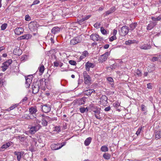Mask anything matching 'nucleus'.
I'll list each match as a JSON object with an SVG mask.
<instances>
[{
  "mask_svg": "<svg viewBox=\"0 0 161 161\" xmlns=\"http://www.w3.org/2000/svg\"><path fill=\"white\" fill-rule=\"evenodd\" d=\"M82 41V37L81 36H78L74 38L70 42L71 45H74Z\"/></svg>",
  "mask_w": 161,
  "mask_h": 161,
  "instance_id": "obj_3",
  "label": "nucleus"
},
{
  "mask_svg": "<svg viewBox=\"0 0 161 161\" xmlns=\"http://www.w3.org/2000/svg\"><path fill=\"white\" fill-rule=\"evenodd\" d=\"M39 70L41 74H42L44 70V67L43 65H41L40 67L39 68Z\"/></svg>",
  "mask_w": 161,
  "mask_h": 161,
  "instance_id": "obj_31",
  "label": "nucleus"
},
{
  "mask_svg": "<svg viewBox=\"0 0 161 161\" xmlns=\"http://www.w3.org/2000/svg\"><path fill=\"white\" fill-rule=\"evenodd\" d=\"M110 109H111L110 107L109 106L108 107L105 108L104 110L105 111L108 112V111H109L110 110Z\"/></svg>",
  "mask_w": 161,
  "mask_h": 161,
  "instance_id": "obj_57",
  "label": "nucleus"
},
{
  "mask_svg": "<svg viewBox=\"0 0 161 161\" xmlns=\"http://www.w3.org/2000/svg\"><path fill=\"white\" fill-rule=\"evenodd\" d=\"M88 53L86 51H84L82 53L83 55L85 57H86L88 55Z\"/></svg>",
  "mask_w": 161,
  "mask_h": 161,
  "instance_id": "obj_54",
  "label": "nucleus"
},
{
  "mask_svg": "<svg viewBox=\"0 0 161 161\" xmlns=\"http://www.w3.org/2000/svg\"><path fill=\"white\" fill-rule=\"evenodd\" d=\"M18 104H14L12 105V106H11L10 107V108L11 109V110H13L14 108H15L16 107L18 106Z\"/></svg>",
  "mask_w": 161,
  "mask_h": 161,
  "instance_id": "obj_46",
  "label": "nucleus"
},
{
  "mask_svg": "<svg viewBox=\"0 0 161 161\" xmlns=\"http://www.w3.org/2000/svg\"><path fill=\"white\" fill-rule=\"evenodd\" d=\"M117 33V30L115 29H114L113 32V34L114 36H115Z\"/></svg>",
  "mask_w": 161,
  "mask_h": 161,
  "instance_id": "obj_62",
  "label": "nucleus"
},
{
  "mask_svg": "<svg viewBox=\"0 0 161 161\" xmlns=\"http://www.w3.org/2000/svg\"><path fill=\"white\" fill-rule=\"evenodd\" d=\"M24 29L22 27H18L16 28L14 30V32L17 35H19L24 32Z\"/></svg>",
  "mask_w": 161,
  "mask_h": 161,
  "instance_id": "obj_15",
  "label": "nucleus"
},
{
  "mask_svg": "<svg viewBox=\"0 0 161 161\" xmlns=\"http://www.w3.org/2000/svg\"><path fill=\"white\" fill-rule=\"evenodd\" d=\"M7 26V24L6 23H4L3 24L1 27V29L2 30H5Z\"/></svg>",
  "mask_w": 161,
  "mask_h": 161,
  "instance_id": "obj_38",
  "label": "nucleus"
},
{
  "mask_svg": "<svg viewBox=\"0 0 161 161\" xmlns=\"http://www.w3.org/2000/svg\"><path fill=\"white\" fill-rule=\"evenodd\" d=\"M25 20L27 21H29L30 20V17L28 15H25Z\"/></svg>",
  "mask_w": 161,
  "mask_h": 161,
  "instance_id": "obj_55",
  "label": "nucleus"
},
{
  "mask_svg": "<svg viewBox=\"0 0 161 161\" xmlns=\"http://www.w3.org/2000/svg\"><path fill=\"white\" fill-rule=\"evenodd\" d=\"M113 106L115 108H117L120 106V104L118 102H116L113 103Z\"/></svg>",
  "mask_w": 161,
  "mask_h": 161,
  "instance_id": "obj_43",
  "label": "nucleus"
},
{
  "mask_svg": "<svg viewBox=\"0 0 161 161\" xmlns=\"http://www.w3.org/2000/svg\"><path fill=\"white\" fill-rule=\"evenodd\" d=\"M142 127H139L137 131L136 132V134L137 135H139L142 131Z\"/></svg>",
  "mask_w": 161,
  "mask_h": 161,
  "instance_id": "obj_41",
  "label": "nucleus"
},
{
  "mask_svg": "<svg viewBox=\"0 0 161 161\" xmlns=\"http://www.w3.org/2000/svg\"><path fill=\"white\" fill-rule=\"evenodd\" d=\"M19 138L21 142H24L25 140V139L24 137H21L20 136H19Z\"/></svg>",
  "mask_w": 161,
  "mask_h": 161,
  "instance_id": "obj_61",
  "label": "nucleus"
},
{
  "mask_svg": "<svg viewBox=\"0 0 161 161\" xmlns=\"http://www.w3.org/2000/svg\"><path fill=\"white\" fill-rule=\"evenodd\" d=\"M12 61L11 59H10L8 61L4 62L3 64V65L2 66L1 68L3 71H5L12 63Z\"/></svg>",
  "mask_w": 161,
  "mask_h": 161,
  "instance_id": "obj_4",
  "label": "nucleus"
},
{
  "mask_svg": "<svg viewBox=\"0 0 161 161\" xmlns=\"http://www.w3.org/2000/svg\"><path fill=\"white\" fill-rule=\"evenodd\" d=\"M60 31V29L58 27H53L51 30V32L52 33L55 34L58 33Z\"/></svg>",
  "mask_w": 161,
  "mask_h": 161,
  "instance_id": "obj_19",
  "label": "nucleus"
},
{
  "mask_svg": "<svg viewBox=\"0 0 161 161\" xmlns=\"http://www.w3.org/2000/svg\"><path fill=\"white\" fill-rule=\"evenodd\" d=\"M18 51H19L20 52L21 50H18L17 49H14V53L15 54V55H19V53H16V52Z\"/></svg>",
  "mask_w": 161,
  "mask_h": 161,
  "instance_id": "obj_51",
  "label": "nucleus"
},
{
  "mask_svg": "<svg viewBox=\"0 0 161 161\" xmlns=\"http://www.w3.org/2000/svg\"><path fill=\"white\" fill-rule=\"evenodd\" d=\"M86 108L84 107L80 108V112L82 113H84L86 111Z\"/></svg>",
  "mask_w": 161,
  "mask_h": 161,
  "instance_id": "obj_48",
  "label": "nucleus"
},
{
  "mask_svg": "<svg viewBox=\"0 0 161 161\" xmlns=\"http://www.w3.org/2000/svg\"><path fill=\"white\" fill-rule=\"evenodd\" d=\"M60 145V144H55L54 143L52 144L51 145V148L53 150H57L60 149L59 146Z\"/></svg>",
  "mask_w": 161,
  "mask_h": 161,
  "instance_id": "obj_16",
  "label": "nucleus"
},
{
  "mask_svg": "<svg viewBox=\"0 0 161 161\" xmlns=\"http://www.w3.org/2000/svg\"><path fill=\"white\" fill-rule=\"evenodd\" d=\"M156 22H153L149 24L147 27V30H150L152 29L156 25Z\"/></svg>",
  "mask_w": 161,
  "mask_h": 161,
  "instance_id": "obj_20",
  "label": "nucleus"
},
{
  "mask_svg": "<svg viewBox=\"0 0 161 161\" xmlns=\"http://www.w3.org/2000/svg\"><path fill=\"white\" fill-rule=\"evenodd\" d=\"M42 111L45 113H47L50 112L51 109L50 106L49 105L45 104L42 106Z\"/></svg>",
  "mask_w": 161,
  "mask_h": 161,
  "instance_id": "obj_11",
  "label": "nucleus"
},
{
  "mask_svg": "<svg viewBox=\"0 0 161 161\" xmlns=\"http://www.w3.org/2000/svg\"><path fill=\"white\" fill-rule=\"evenodd\" d=\"M40 3V1L38 0H35L32 4L31 5V6H32V5H36V4H37L38 3Z\"/></svg>",
  "mask_w": 161,
  "mask_h": 161,
  "instance_id": "obj_47",
  "label": "nucleus"
},
{
  "mask_svg": "<svg viewBox=\"0 0 161 161\" xmlns=\"http://www.w3.org/2000/svg\"><path fill=\"white\" fill-rule=\"evenodd\" d=\"M93 92H95V91L93 89H89L85 91L84 92V93L85 94L88 96H90L91 94Z\"/></svg>",
  "mask_w": 161,
  "mask_h": 161,
  "instance_id": "obj_21",
  "label": "nucleus"
},
{
  "mask_svg": "<svg viewBox=\"0 0 161 161\" xmlns=\"http://www.w3.org/2000/svg\"><path fill=\"white\" fill-rule=\"evenodd\" d=\"M39 84L37 82H36L34 83L32 86V93L34 94L37 93L39 91Z\"/></svg>",
  "mask_w": 161,
  "mask_h": 161,
  "instance_id": "obj_8",
  "label": "nucleus"
},
{
  "mask_svg": "<svg viewBox=\"0 0 161 161\" xmlns=\"http://www.w3.org/2000/svg\"><path fill=\"white\" fill-rule=\"evenodd\" d=\"M158 58L156 57H153L152 59V61L153 62L157 61L158 60Z\"/></svg>",
  "mask_w": 161,
  "mask_h": 161,
  "instance_id": "obj_59",
  "label": "nucleus"
},
{
  "mask_svg": "<svg viewBox=\"0 0 161 161\" xmlns=\"http://www.w3.org/2000/svg\"><path fill=\"white\" fill-rule=\"evenodd\" d=\"M85 21V20L83 18L81 19H80L79 20L78 19V22L80 25H81L84 23Z\"/></svg>",
  "mask_w": 161,
  "mask_h": 161,
  "instance_id": "obj_40",
  "label": "nucleus"
},
{
  "mask_svg": "<svg viewBox=\"0 0 161 161\" xmlns=\"http://www.w3.org/2000/svg\"><path fill=\"white\" fill-rule=\"evenodd\" d=\"M84 83L88 85L91 84L92 78L88 75L86 71H84L83 73Z\"/></svg>",
  "mask_w": 161,
  "mask_h": 161,
  "instance_id": "obj_1",
  "label": "nucleus"
},
{
  "mask_svg": "<svg viewBox=\"0 0 161 161\" xmlns=\"http://www.w3.org/2000/svg\"><path fill=\"white\" fill-rule=\"evenodd\" d=\"M14 154L16 156L17 160L20 161L22 157V156L24 154V152L22 151H15L14 152Z\"/></svg>",
  "mask_w": 161,
  "mask_h": 161,
  "instance_id": "obj_13",
  "label": "nucleus"
},
{
  "mask_svg": "<svg viewBox=\"0 0 161 161\" xmlns=\"http://www.w3.org/2000/svg\"><path fill=\"white\" fill-rule=\"evenodd\" d=\"M95 67V65L94 64L88 62L86 63L85 68L87 71H89L90 68H93Z\"/></svg>",
  "mask_w": 161,
  "mask_h": 161,
  "instance_id": "obj_14",
  "label": "nucleus"
},
{
  "mask_svg": "<svg viewBox=\"0 0 161 161\" xmlns=\"http://www.w3.org/2000/svg\"><path fill=\"white\" fill-rule=\"evenodd\" d=\"M94 115L97 119H101V117L99 114H94Z\"/></svg>",
  "mask_w": 161,
  "mask_h": 161,
  "instance_id": "obj_50",
  "label": "nucleus"
},
{
  "mask_svg": "<svg viewBox=\"0 0 161 161\" xmlns=\"http://www.w3.org/2000/svg\"><path fill=\"white\" fill-rule=\"evenodd\" d=\"M41 127V126L39 124H37L35 126H29V132L31 134H34L38 131Z\"/></svg>",
  "mask_w": 161,
  "mask_h": 161,
  "instance_id": "obj_2",
  "label": "nucleus"
},
{
  "mask_svg": "<svg viewBox=\"0 0 161 161\" xmlns=\"http://www.w3.org/2000/svg\"><path fill=\"white\" fill-rule=\"evenodd\" d=\"M91 16H92L91 15H88L86 16L83 18L85 20H87L88 19H89Z\"/></svg>",
  "mask_w": 161,
  "mask_h": 161,
  "instance_id": "obj_56",
  "label": "nucleus"
},
{
  "mask_svg": "<svg viewBox=\"0 0 161 161\" xmlns=\"http://www.w3.org/2000/svg\"><path fill=\"white\" fill-rule=\"evenodd\" d=\"M109 10L112 13L115 10V8L114 7H113L110 8Z\"/></svg>",
  "mask_w": 161,
  "mask_h": 161,
  "instance_id": "obj_58",
  "label": "nucleus"
},
{
  "mask_svg": "<svg viewBox=\"0 0 161 161\" xmlns=\"http://www.w3.org/2000/svg\"><path fill=\"white\" fill-rule=\"evenodd\" d=\"M69 63L71 65H75L76 64V62L73 60H70L69 61Z\"/></svg>",
  "mask_w": 161,
  "mask_h": 161,
  "instance_id": "obj_42",
  "label": "nucleus"
},
{
  "mask_svg": "<svg viewBox=\"0 0 161 161\" xmlns=\"http://www.w3.org/2000/svg\"><path fill=\"white\" fill-rule=\"evenodd\" d=\"M44 118L47 121V122L54 120L53 118H51L48 116H45Z\"/></svg>",
  "mask_w": 161,
  "mask_h": 161,
  "instance_id": "obj_37",
  "label": "nucleus"
},
{
  "mask_svg": "<svg viewBox=\"0 0 161 161\" xmlns=\"http://www.w3.org/2000/svg\"><path fill=\"white\" fill-rule=\"evenodd\" d=\"M36 22H31L28 25L29 28L31 31H35L37 30Z\"/></svg>",
  "mask_w": 161,
  "mask_h": 161,
  "instance_id": "obj_12",
  "label": "nucleus"
},
{
  "mask_svg": "<svg viewBox=\"0 0 161 161\" xmlns=\"http://www.w3.org/2000/svg\"><path fill=\"white\" fill-rule=\"evenodd\" d=\"M151 47L150 45L145 44L141 45L140 46V48L144 50H147L150 49L151 48Z\"/></svg>",
  "mask_w": 161,
  "mask_h": 161,
  "instance_id": "obj_18",
  "label": "nucleus"
},
{
  "mask_svg": "<svg viewBox=\"0 0 161 161\" xmlns=\"http://www.w3.org/2000/svg\"><path fill=\"white\" fill-rule=\"evenodd\" d=\"M66 142H62V143H61V146H60V145L59 146V147H60V149L62 147H63V146H65L66 144Z\"/></svg>",
  "mask_w": 161,
  "mask_h": 161,
  "instance_id": "obj_63",
  "label": "nucleus"
},
{
  "mask_svg": "<svg viewBox=\"0 0 161 161\" xmlns=\"http://www.w3.org/2000/svg\"><path fill=\"white\" fill-rule=\"evenodd\" d=\"M86 99L84 98H82L78 100V103L79 105H81L84 104L85 103Z\"/></svg>",
  "mask_w": 161,
  "mask_h": 161,
  "instance_id": "obj_26",
  "label": "nucleus"
},
{
  "mask_svg": "<svg viewBox=\"0 0 161 161\" xmlns=\"http://www.w3.org/2000/svg\"><path fill=\"white\" fill-rule=\"evenodd\" d=\"M101 31L102 34L105 35L107 33L106 31L103 27L101 28Z\"/></svg>",
  "mask_w": 161,
  "mask_h": 161,
  "instance_id": "obj_39",
  "label": "nucleus"
},
{
  "mask_svg": "<svg viewBox=\"0 0 161 161\" xmlns=\"http://www.w3.org/2000/svg\"><path fill=\"white\" fill-rule=\"evenodd\" d=\"M29 111L30 113V115H32L33 118H36V113L37 112V110L36 107H31L29 108Z\"/></svg>",
  "mask_w": 161,
  "mask_h": 161,
  "instance_id": "obj_7",
  "label": "nucleus"
},
{
  "mask_svg": "<svg viewBox=\"0 0 161 161\" xmlns=\"http://www.w3.org/2000/svg\"><path fill=\"white\" fill-rule=\"evenodd\" d=\"M101 25V24L100 23H95L94 25V26L95 27L97 28H98Z\"/></svg>",
  "mask_w": 161,
  "mask_h": 161,
  "instance_id": "obj_49",
  "label": "nucleus"
},
{
  "mask_svg": "<svg viewBox=\"0 0 161 161\" xmlns=\"http://www.w3.org/2000/svg\"><path fill=\"white\" fill-rule=\"evenodd\" d=\"M32 36L30 34H26L20 36L19 38L20 40L28 39L31 38Z\"/></svg>",
  "mask_w": 161,
  "mask_h": 161,
  "instance_id": "obj_17",
  "label": "nucleus"
},
{
  "mask_svg": "<svg viewBox=\"0 0 161 161\" xmlns=\"http://www.w3.org/2000/svg\"><path fill=\"white\" fill-rule=\"evenodd\" d=\"M55 131L57 132H59L61 131L60 127V126H56L55 127Z\"/></svg>",
  "mask_w": 161,
  "mask_h": 161,
  "instance_id": "obj_44",
  "label": "nucleus"
},
{
  "mask_svg": "<svg viewBox=\"0 0 161 161\" xmlns=\"http://www.w3.org/2000/svg\"><path fill=\"white\" fill-rule=\"evenodd\" d=\"M107 97L105 95H102L100 98V102L103 106H105L108 103Z\"/></svg>",
  "mask_w": 161,
  "mask_h": 161,
  "instance_id": "obj_10",
  "label": "nucleus"
},
{
  "mask_svg": "<svg viewBox=\"0 0 161 161\" xmlns=\"http://www.w3.org/2000/svg\"><path fill=\"white\" fill-rule=\"evenodd\" d=\"M92 140V138L91 137H88L86 138L84 141V144L86 146H88L91 143Z\"/></svg>",
  "mask_w": 161,
  "mask_h": 161,
  "instance_id": "obj_22",
  "label": "nucleus"
},
{
  "mask_svg": "<svg viewBox=\"0 0 161 161\" xmlns=\"http://www.w3.org/2000/svg\"><path fill=\"white\" fill-rule=\"evenodd\" d=\"M107 80L111 85V86L113 87L114 85V82L113 79L111 77H109L107 78Z\"/></svg>",
  "mask_w": 161,
  "mask_h": 161,
  "instance_id": "obj_29",
  "label": "nucleus"
},
{
  "mask_svg": "<svg viewBox=\"0 0 161 161\" xmlns=\"http://www.w3.org/2000/svg\"><path fill=\"white\" fill-rule=\"evenodd\" d=\"M12 144V143L10 142H9L3 144V145L1 147V148L2 149H6L8 147L10 146Z\"/></svg>",
  "mask_w": 161,
  "mask_h": 161,
  "instance_id": "obj_25",
  "label": "nucleus"
},
{
  "mask_svg": "<svg viewBox=\"0 0 161 161\" xmlns=\"http://www.w3.org/2000/svg\"><path fill=\"white\" fill-rule=\"evenodd\" d=\"M116 39V37L115 36L113 35L111 37L109 38V41L110 42H112L114 40H115Z\"/></svg>",
  "mask_w": 161,
  "mask_h": 161,
  "instance_id": "obj_45",
  "label": "nucleus"
},
{
  "mask_svg": "<svg viewBox=\"0 0 161 161\" xmlns=\"http://www.w3.org/2000/svg\"><path fill=\"white\" fill-rule=\"evenodd\" d=\"M136 73L138 75V76H141L142 75V73L140 70L138 69H137L135 71Z\"/></svg>",
  "mask_w": 161,
  "mask_h": 161,
  "instance_id": "obj_35",
  "label": "nucleus"
},
{
  "mask_svg": "<svg viewBox=\"0 0 161 161\" xmlns=\"http://www.w3.org/2000/svg\"><path fill=\"white\" fill-rule=\"evenodd\" d=\"M137 23H134L130 25V27L131 30H133L137 26Z\"/></svg>",
  "mask_w": 161,
  "mask_h": 161,
  "instance_id": "obj_32",
  "label": "nucleus"
},
{
  "mask_svg": "<svg viewBox=\"0 0 161 161\" xmlns=\"http://www.w3.org/2000/svg\"><path fill=\"white\" fill-rule=\"evenodd\" d=\"M109 53L108 52H106L104 54L101 55L99 58L98 61L100 62H103L105 61L108 56Z\"/></svg>",
  "mask_w": 161,
  "mask_h": 161,
  "instance_id": "obj_9",
  "label": "nucleus"
},
{
  "mask_svg": "<svg viewBox=\"0 0 161 161\" xmlns=\"http://www.w3.org/2000/svg\"><path fill=\"white\" fill-rule=\"evenodd\" d=\"M151 19L154 21L160 20H161V15H159L156 17H152Z\"/></svg>",
  "mask_w": 161,
  "mask_h": 161,
  "instance_id": "obj_30",
  "label": "nucleus"
},
{
  "mask_svg": "<svg viewBox=\"0 0 161 161\" xmlns=\"http://www.w3.org/2000/svg\"><path fill=\"white\" fill-rule=\"evenodd\" d=\"M141 109L143 111H145L146 110V106H145L144 105H142L141 106Z\"/></svg>",
  "mask_w": 161,
  "mask_h": 161,
  "instance_id": "obj_52",
  "label": "nucleus"
},
{
  "mask_svg": "<svg viewBox=\"0 0 161 161\" xmlns=\"http://www.w3.org/2000/svg\"><path fill=\"white\" fill-rule=\"evenodd\" d=\"M94 112L95 114H99L100 113V111L98 109L93 111Z\"/></svg>",
  "mask_w": 161,
  "mask_h": 161,
  "instance_id": "obj_53",
  "label": "nucleus"
},
{
  "mask_svg": "<svg viewBox=\"0 0 161 161\" xmlns=\"http://www.w3.org/2000/svg\"><path fill=\"white\" fill-rule=\"evenodd\" d=\"M147 88L149 89H152V86L151 85V83H148L147 84Z\"/></svg>",
  "mask_w": 161,
  "mask_h": 161,
  "instance_id": "obj_60",
  "label": "nucleus"
},
{
  "mask_svg": "<svg viewBox=\"0 0 161 161\" xmlns=\"http://www.w3.org/2000/svg\"><path fill=\"white\" fill-rule=\"evenodd\" d=\"M103 157L105 159L108 160L110 158L111 155L108 153H105L103 154Z\"/></svg>",
  "mask_w": 161,
  "mask_h": 161,
  "instance_id": "obj_27",
  "label": "nucleus"
},
{
  "mask_svg": "<svg viewBox=\"0 0 161 161\" xmlns=\"http://www.w3.org/2000/svg\"><path fill=\"white\" fill-rule=\"evenodd\" d=\"M129 31L128 27L126 26H123L119 31V33L122 36H125L127 34Z\"/></svg>",
  "mask_w": 161,
  "mask_h": 161,
  "instance_id": "obj_5",
  "label": "nucleus"
},
{
  "mask_svg": "<svg viewBox=\"0 0 161 161\" xmlns=\"http://www.w3.org/2000/svg\"><path fill=\"white\" fill-rule=\"evenodd\" d=\"M90 38L94 41H101L103 40L102 37H100L98 35L95 34H92L90 36Z\"/></svg>",
  "mask_w": 161,
  "mask_h": 161,
  "instance_id": "obj_6",
  "label": "nucleus"
},
{
  "mask_svg": "<svg viewBox=\"0 0 161 161\" xmlns=\"http://www.w3.org/2000/svg\"><path fill=\"white\" fill-rule=\"evenodd\" d=\"M155 138L157 140L159 139L161 137V131L158 130L155 132Z\"/></svg>",
  "mask_w": 161,
  "mask_h": 161,
  "instance_id": "obj_24",
  "label": "nucleus"
},
{
  "mask_svg": "<svg viewBox=\"0 0 161 161\" xmlns=\"http://www.w3.org/2000/svg\"><path fill=\"white\" fill-rule=\"evenodd\" d=\"M109 44H106L103 47L105 49H107L109 47Z\"/></svg>",
  "mask_w": 161,
  "mask_h": 161,
  "instance_id": "obj_64",
  "label": "nucleus"
},
{
  "mask_svg": "<svg viewBox=\"0 0 161 161\" xmlns=\"http://www.w3.org/2000/svg\"><path fill=\"white\" fill-rule=\"evenodd\" d=\"M23 118H24L26 119H33V117H32V115H28L27 114H25L24 115L23 117Z\"/></svg>",
  "mask_w": 161,
  "mask_h": 161,
  "instance_id": "obj_34",
  "label": "nucleus"
},
{
  "mask_svg": "<svg viewBox=\"0 0 161 161\" xmlns=\"http://www.w3.org/2000/svg\"><path fill=\"white\" fill-rule=\"evenodd\" d=\"M134 42L133 41L131 40H128L127 41H126L125 42V44L126 45H129L130 44L134 43Z\"/></svg>",
  "mask_w": 161,
  "mask_h": 161,
  "instance_id": "obj_36",
  "label": "nucleus"
},
{
  "mask_svg": "<svg viewBox=\"0 0 161 161\" xmlns=\"http://www.w3.org/2000/svg\"><path fill=\"white\" fill-rule=\"evenodd\" d=\"M42 125L44 126H47V121L44 118L42 119Z\"/></svg>",
  "mask_w": 161,
  "mask_h": 161,
  "instance_id": "obj_33",
  "label": "nucleus"
},
{
  "mask_svg": "<svg viewBox=\"0 0 161 161\" xmlns=\"http://www.w3.org/2000/svg\"><path fill=\"white\" fill-rule=\"evenodd\" d=\"M108 147L104 145L101 147V151L103 152H106L108 151Z\"/></svg>",
  "mask_w": 161,
  "mask_h": 161,
  "instance_id": "obj_28",
  "label": "nucleus"
},
{
  "mask_svg": "<svg viewBox=\"0 0 161 161\" xmlns=\"http://www.w3.org/2000/svg\"><path fill=\"white\" fill-rule=\"evenodd\" d=\"M26 82L25 85L26 87H29L32 81V79L31 78H25Z\"/></svg>",
  "mask_w": 161,
  "mask_h": 161,
  "instance_id": "obj_23",
  "label": "nucleus"
}]
</instances>
